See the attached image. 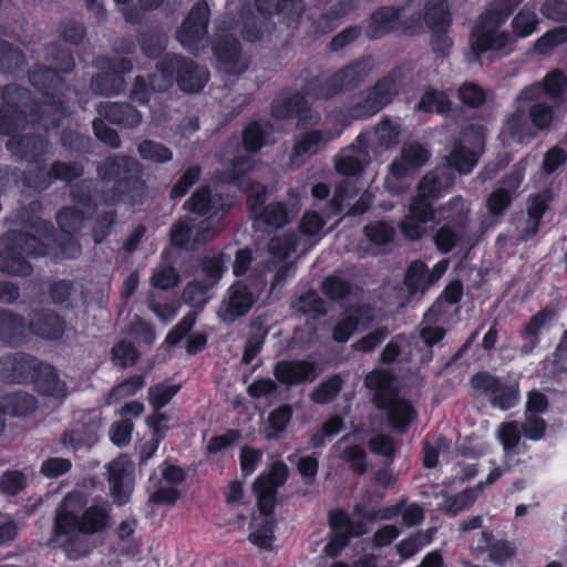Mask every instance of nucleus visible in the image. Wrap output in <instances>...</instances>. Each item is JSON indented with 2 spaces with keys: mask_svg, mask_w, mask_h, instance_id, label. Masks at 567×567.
Segmentation results:
<instances>
[{
  "mask_svg": "<svg viewBox=\"0 0 567 567\" xmlns=\"http://www.w3.org/2000/svg\"><path fill=\"white\" fill-rule=\"evenodd\" d=\"M112 506L103 497L89 501L81 492H70L56 509L53 542L62 546L72 559L85 553L75 550L70 543L78 534H97L112 522Z\"/></svg>",
  "mask_w": 567,
  "mask_h": 567,
  "instance_id": "obj_1",
  "label": "nucleus"
},
{
  "mask_svg": "<svg viewBox=\"0 0 567 567\" xmlns=\"http://www.w3.org/2000/svg\"><path fill=\"white\" fill-rule=\"evenodd\" d=\"M371 70L369 60L357 61L333 74L323 85L302 94H293L282 102H276L272 112L278 118L298 117L299 127L315 126L320 121L318 113H312L310 103L318 99H331L339 91L355 85Z\"/></svg>",
  "mask_w": 567,
  "mask_h": 567,
  "instance_id": "obj_2",
  "label": "nucleus"
},
{
  "mask_svg": "<svg viewBox=\"0 0 567 567\" xmlns=\"http://www.w3.org/2000/svg\"><path fill=\"white\" fill-rule=\"evenodd\" d=\"M156 73L152 74L150 87L142 76H137L132 90V99L140 103L150 100V92H163L173 84L175 73L181 90L197 92L202 90L208 80V71L193 62H187L177 55H165L156 65Z\"/></svg>",
  "mask_w": 567,
  "mask_h": 567,
  "instance_id": "obj_3",
  "label": "nucleus"
},
{
  "mask_svg": "<svg viewBox=\"0 0 567 567\" xmlns=\"http://www.w3.org/2000/svg\"><path fill=\"white\" fill-rule=\"evenodd\" d=\"M250 167L248 159L238 157L233 162V168L228 179L248 193V207L251 214L272 227H281L290 221L299 210L297 203L286 206L282 203H274L262 208L266 200V188L259 183H250L241 175Z\"/></svg>",
  "mask_w": 567,
  "mask_h": 567,
  "instance_id": "obj_4",
  "label": "nucleus"
},
{
  "mask_svg": "<svg viewBox=\"0 0 567 567\" xmlns=\"http://www.w3.org/2000/svg\"><path fill=\"white\" fill-rule=\"evenodd\" d=\"M364 383L373 392L375 405L386 411L391 427L404 432L416 417V411L411 402L399 396L391 374L373 371L365 377Z\"/></svg>",
  "mask_w": 567,
  "mask_h": 567,
  "instance_id": "obj_5",
  "label": "nucleus"
},
{
  "mask_svg": "<svg viewBox=\"0 0 567 567\" xmlns=\"http://www.w3.org/2000/svg\"><path fill=\"white\" fill-rule=\"evenodd\" d=\"M39 236L29 234L8 233L2 238L4 248H0V270L19 276L29 275L31 266L20 255L43 256L48 254V244L44 241L49 233V226L40 220L35 225Z\"/></svg>",
  "mask_w": 567,
  "mask_h": 567,
  "instance_id": "obj_6",
  "label": "nucleus"
},
{
  "mask_svg": "<svg viewBox=\"0 0 567 567\" xmlns=\"http://www.w3.org/2000/svg\"><path fill=\"white\" fill-rule=\"evenodd\" d=\"M24 114L6 103L0 109V132L10 135L7 143L9 151L17 156L31 162H39V156L45 151V143L39 136L29 132Z\"/></svg>",
  "mask_w": 567,
  "mask_h": 567,
  "instance_id": "obj_7",
  "label": "nucleus"
},
{
  "mask_svg": "<svg viewBox=\"0 0 567 567\" xmlns=\"http://www.w3.org/2000/svg\"><path fill=\"white\" fill-rule=\"evenodd\" d=\"M498 4L501 8H491L481 16L472 32L470 44L476 56L486 52L507 54L511 51L512 38L506 32L499 31L511 9L499 1Z\"/></svg>",
  "mask_w": 567,
  "mask_h": 567,
  "instance_id": "obj_8",
  "label": "nucleus"
},
{
  "mask_svg": "<svg viewBox=\"0 0 567 567\" xmlns=\"http://www.w3.org/2000/svg\"><path fill=\"white\" fill-rule=\"evenodd\" d=\"M430 158V152L417 143L404 144L400 154L391 162L383 182L384 189L392 195L405 193L419 169Z\"/></svg>",
  "mask_w": 567,
  "mask_h": 567,
  "instance_id": "obj_9",
  "label": "nucleus"
},
{
  "mask_svg": "<svg viewBox=\"0 0 567 567\" xmlns=\"http://www.w3.org/2000/svg\"><path fill=\"white\" fill-rule=\"evenodd\" d=\"M303 10L302 0H279L276 4L270 0H255L254 10L247 7L243 13L241 34L247 41H258L269 31L268 18L272 12L282 14L286 19H295Z\"/></svg>",
  "mask_w": 567,
  "mask_h": 567,
  "instance_id": "obj_10",
  "label": "nucleus"
},
{
  "mask_svg": "<svg viewBox=\"0 0 567 567\" xmlns=\"http://www.w3.org/2000/svg\"><path fill=\"white\" fill-rule=\"evenodd\" d=\"M441 210L446 214L445 216L450 219V223L440 227L435 233L434 243L436 248L443 254H447L454 248L468 249L472 246V238L466 217L467 206L463 198L454 197Z\"/></svg>",
  "mask_w": 567,
  "mask_h": 567,
  "instance_id": "obj_11",
  "label": "nucleus"
},
{
  "mask_svg": "<svg viewBox=\"0 0 567 567\" xmlns=\"http://www.w3.org/2000/svg\"><path fill=\"white\" fill-rule=\"evenodd\" d=\"M235 28L237 24L229 16L218 20L213 47L218 68L228 74H241L248 68V60L241 53L239 42L230 34Z\"/></svg>",
  "mask_w": 567,
  "mask_h": 567,
  "instance_id": "obj_12",
  "label": "nucleus"
},
{
  "mask_svg": "<svg viewBox=\"0 0 567 567\" xmlns=\"http://www.w3.org/2000/svg\"><path fill=\"white\" fill-rule=\"evenodd\" d=\"M330 126L324 130H307L299 133L290 154L292 165H301L306 158L318 154L328 143L338 138L344 126V116L339 113L329 118Z\"/></svg>",
  "mask_w": 567,
  "mask_h": 567,
  "instance_id": "obj_13",
  "label": "nucleus"
},
{
  "mask_svg": "<svg viewBox=\"0 0 567 567\" xmlns=\"http://www.w3.org/2000/svg\"><path fill=\"white\" fill-rule=\"evenodd\" d=\"M202 270L206 280L194 279L188 282L182 296L185 303L200 309L204 308L209 300L208 291L219 281L225 271L223 256L206 258L203 261Z\"/></svg>",
  "mask_w": 567,
  "mask_h": 567,
  "instance_id": "obj_14",
  "label": "nucleus"
},
{
  "mask_svg": "<svg viewBox=\"0 0 567 567\" xmlns=\"http://www.w3.org/2000/svg\"><path fill=\"white\" fill-rule=\"evenodd\" d=\"M329 525L331 537L323 549L324 554L329 557L339 555L347 546L350 537H358L367 533V527L362 522L352 520L341 509L330 512Z\"/></svg>",
  "mask_w": 567,
  "mask_h": 567,
  "instance_id": "obj_15",
  "label": "nucleus"
},
{
  "mask_svg": "<svg viewBox=\"0 0 567 567\" xmlns=\"http://www.w3.org/2000/svg\"><path fill=\"white\" fill-rule=\"evenodd\" d=\"M396 93V85L392 78L380 80L371 90L367 91L360 101L349 110L350 118H367L378 113L390 103Z\"/></svg>",
  "mask_w": 567,
  "mask_h": 567,
  "instance_id": "obj_16",
  "label": "nucleus"
},
{
  "mask_svg": "<svg viewBox=\"0 0 567 567\" xmlns=\"http://www.w3.org/2000/svg\"><path fill=\"white\" fill-rule=\"evenodd\" d=\"M208 20V7L205 3L194 6L177 31L179 43L190 52H197L204 48Z\"/></svg>",
  "mask_w": 567,
  "mask_h": 567,
  "instance_id": "obj_17",
  "label": "nucleus"
},
{
  "mask_svg": "<svg viewBox=\"0 0 567 567\" xmlns=\"http://www.w3.org/2000/svg\"><path fill=\"white\" fill-rule=\"evenodd\" d=\"M259 291L258 287L249 288L243 282L234 284L219 307L218 316L225 322H231L246 315L256 301Z\"/></svg>",
  "mask_w": 567,
  "mask_h": 567,
  "instance_id": "obj_18",
  "label": "nucleus"
},
{
  "mask_svg": "<svg viewBox=\"0 0 567 567\" xmlns=\"http://www.w3.org/2000/svg\"><path fill=\"white\" fill-rule=\"evenodd\" d=\"M134 465L127 456H120L107 466L111 495L118 505L125 504L133 491Z\"/></svg>",
  "mask_w": 567,
  "mask_h": 567,
  "instance_id": "obj_19",
  "label": "nucleus"
},
{
  "mask_svg": "<svg viewBox=\"0 0 567 567\" xmlns=\"http://www.w3.org/2000/svg\"><path fill=\"white\" fill-rule=\"evenodd\" d=\"M288 476V468L282 462H276L268 476H259L254 491L258 498V506L262 514L269 515L275 505L276 488L282 485Z\"/></svg>",
  "mask_w": 567,
  "mask_h": 567,
  "instance_id": "obj_20",
  "label": "nucleus"
},
{
  "mask_svg": "<svg viewBox=\"0 0 567 567\" xmlns=\"http://www.w3.org/2000/svg\"><path fill=\"white\" fill-rule=\"evenodd\" d=\"M402 133L401 122L398 118H382L372 131L358 136V143L365 145L373 153L388 150L399 143Z\"/></svg>",
  "mask_w": 567,
  "mask_h": 567,
  "instance_id": "obj_21",
  "label": "nucleus"
},
{
  "mask_svg": "<svg viewBox=\"0 0 567 567\" xmlns=\"http://www.w3.org/2000/svg\"><path fill=\"white\" fill-rule=\"evenodd\" d=\"M215 235L214 218L203 219L198 223L194 220H179L172 230L171 237L173 245L185 247L190 243L204 244Z\"/></svg>",
  "mask_w": 567,
  "mask_h": 567,
  "instance_id": "obj_22",
  "label": "nucleus"
},
{
  "mask_svg": "<svg viewBox=\"0 0 567 567\" xmlns=\"http://www.w3.org/2000/svg\"><path fill=\"white\" fill-rule=\"evenodd\" d=\"M132 70V63L124 58H115L107 63L106 70L93 79L94 92L104 95H114L125 87L124 73Z\"/></svg>",
  "mask_w": 567,
  "mask_h": 567,
  "instance_id": "obj_23",
  "label": "nucleus"
},
{
  "mask_svg": "<svg viewBox=\"0 0 567 567\" xmlns=\"http://www.w3.org/2000/svg\"><path fill=\"white\" fill-rule=\"evenodd\" d=\"M409 17L408 9L405 8H381L372 14L367 28V34L371 39H378L399 25H404L408 29L413 28L414 22L410 21Z\"/></svg>",
  "mask_w": 567,
  "mask_h": 567,
  "instance_id": "obj_24",
  "label": "nucleus"
},
{
  "mask_svg": "<svg viewBox=\"0 0 567 567\" xmlns=\"http://www.w3.org/2000/svg\"><path fill=\"white\" fill-rule=\"evenodd\" d=\"M39 363L27 354H14L0 361V378L12 383L34 381Z\"/></svg>",
  "mask_w": 567,
  "mask_h": 567,
  "instance_id": "obj_25",
  "label": "nucleus"
},
{
  "mask_svg": "<svg viewBox=\"0 0 567 567\" xmlns=\"http://www.w3.org/2000/svg\"><path fill=\"white\" fill-rule=\"evenodd\" d=\"M276 379L286 385H297L302 382H312L318 377L317 365L305 360L281 361L274 370Z\"/></svg>",
  "mask_w": 567,
  "mask_h": 567,
  "instance_id": "obj_26",
  "label": "nucleus"
},
{
  "mask_svg": "<svg viewBox=\"0 0 567 567\" xmlns=\"http://www.w3.org/2000/svg\"><path fill=\"white\" fill-rule=\"evenodd\" d=\"M433 217V209L429 202L413 199L409 214L400 224V229L409 239H419L425 233V224Z\"/></svg>",
  "mask_w": 567,
  "mask_h": 567,
  "instance_id": "obj_27",
  "label": "nucleus"
},
{
  "mask_svg": "<svg viewBox=\"0 0 567 567\" xmlns=\"http://www.w3.org/2000/svg\"><path fill=\"white\" fill-rule=\"evenodd\" d=\"M103 179H116L118 186L128 184L137 177L140 164L131 157L109 158L97 168Z\"/></svg>",
  "mask_w": 567,
  "mask_h": 567,
  "instance_id": "obj_28",
  "label": "nucleus"
},
{
  "mask_svg": "<svg viewBox=\"0 0 567 567\" xmlns=\"http://www.w3.org/2000/svg\"><path fill=\"white\" fill-rule=\"evenodd\" d=\"M369 148L360 145L358 138L349 148L342 151L336 161V168L343 175H357L370 162Z\"/></svg>",
  "mask_w": 567,
  "mask_h": 567,
  "instance_id": "obj_29",
  "label": "nucleus"
},
{
  "mask_svg": "<svg viewBox=\"0 0 567 567\" xmlns=\"http://www.w3.org/2000/svg\"><path fill=\"white\" fill-rule=\"evenodd\" d=\"M453 184L454 178L445 168L430 172L420 181L417 186V197L415 199L429 202V199L436 198L441 193L447 190Z\"/></svg>",
  "mask_w": 567,
  "mask_h": 567,
  "instance_id": "obj_30",
  "label": "nucleus"
},
{
  "mask_svg": "<svg viewBox=\"0 0 567 567\" xmlns=\"http://www.w3.org/2000/svg\"><path fill=\"white\" fill-rule=\"evenodd\" d=\"M82 174V167L78 164L68 165L64 163H55L51 171L42 173L35 178L25 177L24 183L28 187L34 189H45L53 179L72 181Z\"/></svg>",
  "mask_w": 567,
  "mask_h": 567,
  "instance_id": "obj_31",
  "label": "nucleus"
},
{
  "mask_svg": "<svg viewBox=\"0 0 567 567\" xmlns=\"http://www.w3.org/2000/svg\"><path fill=\"white\" fill-rule=\"evenodd\" d=\"M97 112L110 122L127 128L136 127L142 120L141 113L130 104L101 103Z\"/></svg>",
  "mask_w": 567,
  "mask_h": 567,
  "instance_id": "obj_32",
  "label": "nucleus"
},
{
  "mask_svg": "<svg viewBox=\"0 0 567 567\" xmlns=\"http://www.w3.org/2000/svg\"><path fill=\"white\" fill-rule=\"evenodd\" d=\"M550 200L551 194L548 190H544L528 198L526 226L520 235L523 240H528L538 231L540 219L548 208Z\"/></svg>",
  "mask_w": 567,
  "mask_h": 567,
  "instance_id": "obj_33",
  "label": "nucleus"
},
{
  "mask_svg": "<svg viewBox=\"0 0 567 567\" xmlns=\"http://www.w3.org/2000/svg\"><path fill=\"white\" fill-rule=\"evenodd\" d=\"M91 213L90 199L80 198L76 206L62 209L58 214V223L63 233L71 235L80 229L84 218Z\"/></svg>",
  "mask_w": 567,
  "mask_h": 567,
  "instance_id": "obj_34",
  "label": "nucleus"
},
{
  "mask_svg": "<svg viewBox=\"0 0 567 567\" xmlns=\"http://www.w3.org/2000/svg\"><path fill=\"white\" fill-rule=\"evenodd\" d=\"M372 318V310L369 307L357 310L355 313L350 315L336 326L333 339L338 342H346L354 330L365 329Z\"/></svg>",
  "mask_w": 567,
  "mask_h": 567,
  "instance_id": "obj_35",
  "label": "nucleus"
},
{
  "mask_svg": "<svg viewBox=\"0 0 567 567\" xmlns=\"http://www.w3.org/2000/svg\"><path fill=\"white\" fill-rule=\"evenodd\" d=\"M33 383L43 394L55 398L63 396L66 391L65 383L59 379L54 368L47 364L39 365Z\"/></svg>",
  "mask_w": 567,
  "mask_h": 567,
  "instance_id": "obj_36",
  "label": "nucleus"
},
{
  "mask_svg": "<svg viewBox=\"0 0 567 567\" xmlns=\"http://www.w3.org/2000/svg\"><path fill=\"white\" fill-rule=\"evenodd\" d=\"M539 23L540 20L536 12L533 9L523 7L511 21L512 33L509 37L512 41L530 37L537 31Z\"/></svg>",
  "mask_w": 567,
  "mask_h": 567,
  "instance_id": "obj_37",
  "label": "nucleus"
},
{
  "mask_svg": "<svg viewBox=\"0 0 567 567\" xmlns=\"http://www.w3.org/2000/svg\"><path fill=\"white\" fill-rule=\"evenodd\" d=\"M551 317L550 311L544 310L532 318L523 334L524 344L520 349L523 354H529L536 348L539 342V334L548 327Z\"/></svg>",
  "mask_w": 567,
  "mask_h": 567,
  "instance_id": "obj_38",
  "label": "nucleus"
},
{
  "mask_svg": "<svg viewBox=\"0 0 567 567\" xmlns=\"http://www.w3.org/2000/svg\"><path fill=\"white\" fill-rule=\"evenodd\" d=\"M423 20L435 32H441L450 23V14L446 0H427Z\"/></svg>",
  "mask_w": 567,
  "mask_h": 567,
  "instance_id": "obj_39",
  "label": "nucleus"
},
{
  "mask_svg": "<svg viewBox=\"0 0 567 567\" xmlns=\"http://www.w3.org/2000/svg\"><path fill=\"white\" fill-rule=\"evenodd\" d=\"M63 322L54 313H38L30 322L31 330L48 339L59 338L63 332Z\"/></svg>",
  "mask_w": 567,
  "mask_h": 567,
  "instance_id": "obj_40",
  "label": "nucleus"
},
{
  "mask_svg": "<svg viewBox=\"0 0 567 567\" xmlns=\"http://www.w3.org/2000/svg\"><path fill=\"white\" fill-rule=\"evenodd\" d=\"M405 284L413 292H424L434 285L430 269L420 260L413 261L406 271Z\"/></svg>",
  "mask_w": 567,
  "mask_h": 567,
  "instance_id": "obj_41",
  "label": "nucleus"
},
{
  "mask_svg": "<svg viewBox=\"0 0 567 567\" xmlns=\"http://www.w3.org/2000/svg\"><path fill=\"white\" fill-rule=\"evenodd\" d=\"M3 413H10L14 416H22L32 412L37 406L34 396L28 393H13L6 395L0 401Z\"/></svg>",
  "mask_w": 567,
  "mask_h": 567,
  "instance_id": "obj_42",
  "label": "nucleus"
},
{
  "mask_svg": "<svg viewBox=\"0 0 567 567\" xmlns=\"http://www.w3.org/2000/svg\"><path fill=\"white\" fill-rule=\"evenodd\" d=\"M270 131V125L267 122L251 123L248 125L244 132L246 150L256 152L264 145L271 143Z\"/></svg>",
  "mask_w": 567,
  "mask_h": 567,
  "instance_id": "obj_43",
  "label": "nucleus"
},
{
  "mask_svg": "<svg viewBox=\"0 0 567 567\" xmlns=\"http://www.w3.org/2000/svg\"><path fill=\"white\" fill-rule=\"evenodd\" d=\"M450 167L455 168L461 174H468L477 163V154L467 150L458 143L446 157Z\"/></svg>",
  "mask_w": 567,
  "mask_h": 567,
  "instance_id": "obj_44",
  "label": "nucleus"
},
{
  "mask_svg": "<svg viewBox=\"0 0 567 567\" xmlns=\"http://www.w3.org/2000/svg\"><path fill=\"white\" fill-rule=\"evenodd\" d=\"M43 94L45 95L44 110H42V106H34L31 110L32 121L43 122V126L48 128V120L50 118V123L56 126L60 115L63 113L62 102L49 99V91H44Z\"/></svg>",
  "mask_w": 567,
  "mask_h": 567,
  "instance_id": "obj_45",
  "label": "nucleus"
},
{
  "mask_svg": "<svg viewBox=\"0 0 567 567\" xmlns=\"http://www.w3.org/2000/svg\"><path fill=\"white\" fill-rule=\"evenodd\" d=\"M482 489V484H478L475 489H466L457 495L447 496L442 502L441 509L445 513L456 515L460 512L468 508L476 499L478 491Z\"/></svg>",
  "mask_w": 567,
  "mask_h": 567,
  "instance_id": "obj_46",
  "label": "nucleus"
},
{
  "mask_svg": "<svg viewBox=\"0 0 567 567\" xmlns=\"http://www.w3.org/2000/svg\"><path fill=\"white\" fill-rule=\"evenodd\" d=\"M502 135L512 141L522 142L528 135V125L525 112L517 107L516 112L507 117L502 130Z\"/></svg>",
  "mask_w": 567,
  "mask_h": 567,
  "instance_id": "obj_47",
  "label": "nucleus"
},
{
  "mask_svg": "<svg viewBox=\"0 0 567 567\" xmlns=\"http://www.w3.org/2000/svg\"><path fill=\"white\" fill-rule=\"evenodd\" d=\"M346 437L340 440L337 449H343L342 456L350 464L353 472L362 474L367 470L365 451L362 446L357 444L344 445Z\"/></svg>",
  "mask_w": 567,
  "mask_h": 567,
  "instance_id": "obj_48",
  "label": "nucleus"
},
{
  "mask_svg": "<svg viewBox=\"0 0 567 567\" xmlns=\"http://www.w3.org/2000/svg\"><path fill=\"white\" fill-rule=\"evenodd\" d=\"M523 435L518 422H504L497 427V437L506 454H511L520 441Z\"/></svg>",
  "mask_w": 567,
  "mask_h": 567,
  "instance_id": "obj_49",
  "label": "nucleus"
},
{
  "mask_svg": "<svg viewBox=\"0 0 567 567\" xmlns=\"http://www.w3.org/2000/svg\"><path fill=\"white\" fill-rule=\"evenodd\" d=\"M567 41V27H558L542 35L534 44L539 54H548L554 48Z\"/></svg>",
  "mask_w": 567,
  "mask_h": 567,
  "instance_id": "obj_50",
  "label": "nucleus"
},
{
  "mask_svg": "<svg viewBox=\"0 0 567 567\" xmlns=\"http://www.w3.org/2000/svg\"><path fill=\"white\" fill-rule=\"evenodd\" d=\"M138 153L142 158L154 163H165L173 157V153L169 148L154 141L142 142L138 145Z\"/></svg>",
  "mask_w": 567,
  "mask_h": 567,
  "instance_id": "obj_51",
  "label": "nucleus"
},
{
  "mask_svg": "<svg viewBox=\"0 0 567 567\" xmlns=\"http://www.w3.org/2000/svg\"><path fill=\"white\" fill-rule=\"evenodd\" d=\"M341 390V379L334 375L321 382L310 394V399L318 404H326L337 396Z\"/></svg>",
  "mask_w": 567,
  "mask_h": 567,
  "instance_id": "obj_52",
  "label": "nucleus"
},
{
  "mask_svg": "<svg viewBox=\"0 0 567 567\" xmlns=\"http://www.w3.org/2000/svg\"><path fill=\"white\" fill-rule=\"evenodd\" d=\"M449 107L450 102L446 95L434 90L426 91L419 103V110L429 113H444Z\"/></svg>",
  "mask_w": 567,
  "mask_h": 567,
  "instance_id": "obj_53",
  "label": "nucleus"
},
{
  "mask_svg": "<svg viewBox=\"0 0 567 567\" xmlns=\"http://www.w3.org/2000/svg\"><path fill=\"white\" fill-rule=\"evenodd\" d=\"M321 290L328 298L341 300L351 292V286L338 276H329L322 281Z\"/></svg>",
  "mask_w": 567,
  "mask_h": 567,
  "instance_id": "obj_54",
  "label": "nucleus"
},
{
  "mask_svg": "<svg viewBox=\"0 0 567 567\" xmlns=\"http://www.w3.org/2000/svg\"><path fill=\"white\" fill-rule=\"evenodd\" d=\"M523 436L532 441L545 437L547 424L540 415L525 414V421L520 425Z\"/></svg>",
  "mask_w": 567,
  "mask_h": 567,
  "instance_id": "obj_55",
  "label": "nucleus"
},
{
  "mask_svg": "<svg viewBox=\"0 0 567 567\" xmlns=\"http://www.w3.org/2000/svg\"><path fill=\"white\" fill-rule=\"evenodd\" d=\"M178 390V385L164 383L151 388L148 391V400L151 405L156 410L162 409L173 399Z\"/></svg>",
  "mask_w": 567,
  "mask_h": 567,
  "instance_id": "obj_56",
  "label": "nucleus"
},
{
  "mask_svg": "<svg viewBox=\"0 0 567 567\" xmlns=\"http://www.w3.org/2000/svg\"><path fill=\"white\" fill-rule=\"evenodd\" d=\"M295 308L300 312L313 316L323 315L326 312L324 302L315 291H309L300 296L295 302Z\"/></svg>",
  "mask_w": 567,
  "mask_h": 567,
  "instance_id": "obj_57",
  "label": "nucleus"
},
{
  "mask_svg": "<svg viewBox=\"0 0 567 567\" xmlns=\"http://www.w3.org/2000/svg\"><path fill=\"white\" fill-rule=\"evenodd\" d=\"M179 281V276L172 266H159L151 277L154 287L166 290L175 287Z\"/></svg>",
  "mask_w": 567,
  "mask_h": 567,
  "instance_id": "obj_58",
  "label": "nucleus"
},
{
  "mask_svg": "<svg viewBox=\"0 0 567 567\" xmlns=\"http://www.w3.org/2000/svg\"><path fill=\"white\" fill-rule=\"evenodd\" d=\"M518 401V390L516 385H505L501 383V390L492 398V404L501 410L513 408Z\"/></svg>",
  "mask_w": 567,
  "mask_h": 567,
  "instance_id": "obj_59",
  "label": "nucleus"
},
{
  "mask_svg": "<svg viewBox=\"0 0 567 567\" xmlns=\"http://www.w3.org/2000/svg\"><path fill=\"white\" fill-rule=\"evenodd\" d=\"M274 522L269 517H265L260 525V528L250 533L249 540L256 546L269 549L272 543Z\"/></svg>",
  "mask_w": 567,
  "mask_h": 567,
  "instance_id": "obj_60",
  "label": "nucleus"
},
{
  "mask_svg": "<svg viewBox=\"0 0 567 567\" xmlns=\"http://www.w3.org/2000/svg\"><path fill=\"white\" fill-rule=\"evenodd\" d=\"M144 384V380L140 375H134L120 385L113 389L109 396V403H114L122 398H126L133 395L138 389H141Z\"/></svg>",
  "mask_w": 567,
  "mask_h": 567,
  "instance_id": "obj_61",
  "label": "nucleus"
},
{
  "mask_svg": "<svg viewBox=\"0 0 567 567\" xmlns=\"http://www.w3.org/2000/svg\"><path fill=\"white\" fill-rule=\"evenodd\" d=\"M365 236L378 245L386 244L394 235V229L391 225L378 221L365 226Z\"/></svg>",
  "mask_w": 567,
  "mask_h": 567,
  "instance_id": "obj_62",
  "label": "nucleus"
},
{
  "mask_svg": "<svg viewBox=\"0 0 567 567\" xmlns=\"http://www.w3.org/2000/svg\"><path fill=\"white\" fill-rule=\"evenodd\" d=\"M71 466V461L68 458L51 457L42 463L40 472L48 478H54L68 473Z\"/></svg>",
  "mask_w": 567,
  "mask_h": 567,
  "instance_id": "obj_63",
  "label": "nucleus"
},
{
  "mask_svg": "<svg viewBox=\"0 0 567 567\" xmlns=\"http://www.w3.org/2000/svg\"><path fill=\"white\" fill-rule=\"evenodd\" d=\"M136 359L137 352L130 343L120 342L112 350V360L121 368L134 364Z\"/></svg>",
  "mask_w": 567,
  "mask_h": 567,
  "instance_id": "obj_64",
  "label": "nucleus"
}]
</instances>
